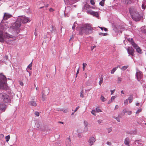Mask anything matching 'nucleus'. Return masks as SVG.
Segmentation results:
<instances>
[{
    "label": "nucleus",
    "mask_w": 146,
    "mask_h": 146,
    "mask_svg": "<svg viewBox=\"0 0 146 146\" xmlns=\"http://www.w3.org/2000/svg\"><path fill=\"white\" fill-rule=\"evenodd\" d=\"M112 128H108V133H110L112 131Z\"/></svg>",
    "instance_id": "45"
},
{
    "label": "nucleus",
    "mask_w": 146,
    "mask_h": 146,
    "mask_svg": "<svg viewBox=\"0 0 146 146\" xmlns=\"http://www.w3.org/2000/svg\"><path fill=\"white\" fill-rule=\"evenodd\" d=\"M96 141V139L94 137L92 136L90 137L88 141L89 145L91 146L94 145Z\"/></svg>",
    "instance_id": "9"
},
{
    "label": "nucleus",
    "mask_w": 146,
    "mask_h": 146,
    "mask_svg": "<svg viewBox=\"0 0 146 146\" xmlns=\"http://www.w3.org/2000/svg\"><path fill=\"white\" fill-rule=\"evenodd\" d=\"M92 30V28L89 25L87 24L82 25L81 27L79 33L81 35H82L83 33L88 34L89 33V31H91Z\"/></svg>",
    "instance_id": "4"
},
{
    "label": "nucleus",
    "mask_w": 146,
    "mask_h": 146,
    "mask_svg": "<svg viewBox=\"0 0 146 146\" xmlns=\"http://www.w3.org/2000/svg\"><path fill=\"white\" fill-rule=\"evenodd\" d=\"M91 113L93 115L96 116V111L94 110H93Z\"/></svg>",
    "instance_id": "38"
},
{
    "label": "nucleus",
    "mask_w": 146,
    "mask_h": 146,
    "mask_svg": "<svg viewBox=\"0 0 146 146\" xmlns=\"http://www.w3.org/2000/svg\"><path fill=\"white\" fill-rule=\"evenodd\" d=\"M46 90L47 91V94L49 93V90L48 89L46 88Z\"/></svg>",
    "instance_id": "58"
},
{
    "label": "nucleus",
    "mask_w": 146,
    "mask_h": 146,
    "mask_svg": "<svg viewBox=\"0 0 146 146\" xmlns=\"http://www.w3.org/2000/svg\"><path fill=\"white\" fill-rule=\"evenodd\" d=\"M35 114L36 115V116L37 117H38L39 115V113L37 111H36L35 113Z\"/></svg>",
    "instance_id": "40"
},
{
    "label": "nucleus",
    "mask_w": 146,
    "mask_h": 146,
    "mask_svg": "<svg viewBox=\"0 0 146 146\" xmlns=\"http://www.w3.org/2000/svg\"><path fill=\"white\" fill-rule=\"evenodd\" d=\"M98 27H99L101 29V30H102V31H103L104 30V27H100L99 26H98Z\"/></svg>",
    "instance_id": "59"
},
{
    "label": "nucleus",
    "mask_w": 146,
    "mask_h": 146,
    "mask_svg": "<svg viewBox=\"0 0 146 146\" xmlns=\"http://www.w3.org/2000/svg\"><path fill=\"white\" fill-rule=\"evenodd\" d=\"M118 67L120 68V67L119 66H118L117 67L113 68V69L111 70V73L112 74H113L114 72L116 71V70L117 69Z\"/></svg>",
    "instance_id": "23"
},
{
    "label": "nucleus",
    "mask_w": 146,
    "mask_h": 146,
    "mask_svg": "<svg viewBox=\"0 0 146 146\" xmlns=\"http://www.w3.org/2000/svg\"><path fill=\"white\" fill-rule=\"evenodd\" d=\"M129 10L131 16L133 20L135 21H139L140 20L141 17L135 7H130Z\"/></svg>",
    "instance_id": "2"
},
{
    "label": "nucleus",
    "mask_w": 146,
    "mask_h": 146,
    "mask_svg": "<svg viewBox=\"0 0 146 146\" xmlns=\"http://www.w3.org/2000/svg\"><path fill=\"white\" fill-rule=\"evenodd\" d=\"M112 102V100H109L108 101V104H110V103H111Z\"/></svg>",
    "instance_id": "57"
},
{
    "label": "nucleus",
    "mask_w": 146,
    "mask_h": 146,
    "mask_svg": "<svg viewBox=\"0 0 146 146\" xmlns=\"http://www.w3.org/2000/svg\"><path fill=\"white\" fill-rule=\"evenodd\" d=\"M127 111L125 109V110H123V111L124 113V114H125V113H127Z\"/></svg>",
    "instance_id": "55"
},
{
    "label": "nucleus",
    "mask_w": 146,
    "mask_h": 146,
    "mask_svg": "<svg viewBox=\"0 0 146 146\" xmlns=\"http://www.w3.org/2000/svg\"><path fill=\"white\" fill-rule=\"evenodd\" d=\"M12 17L11 14L6 13H4L3 19L0 24V42H3L5 41L6 38H8L10 39V41H6V42L8 44H10L11 43L9 42H12L13 39H15V37L12 35L7 33H4L3 32L8 28L9 26L8 23L4 22V21Z\"/></svg>",
    "instance_id": "1"
},
{
    "label": "nucleus",
    "mask_w": 146,
    "mask_h": 146,
    "mask_svg": "<svg viewBox=\"0 0 146 146\" xmlns=\"http://www.w3.org/2000/svg\"><path fill=\"white\" fill-rule=\"evenodd\" d=\"M106 144L109 145H111V143L109 141H107L106 142Z\"/></svg>",
    "instance_id": "48"
},
{
    "label": "nucleus",
    "mask_w": 146,
    "mask_h": 146,
    "mask_svg": "<svg viewBox=\"0 0 146 146\" xmlns=\"http://www.w3.org/2000/svg\"><path fill=\"white\" fill-rule=\"evenodd\" d=\"M87 12L95 17H99V15L97 12H95L91 10H89L87 11Z\"/></svg>",
    "instance_id": "10"
},
{
    "label": "nucleus",
    "mask_w": 146,
    "mask_h": 146,
    "mask_svg": "<svg viewBox=\"0 0 146 146\" xmlns=\"http://www.w3.org/2000/svg\"><path fill=\"white\" fill-rule=\"evenodd\" d=\"M32 62H31L28 66L27 67V69L29 68L30 70H31L32 69Z\"/></svg>",
    "instance_id": "32"
},
{
    "label": "nucleus",
    "mask_w": 146,
    "mask_h": 146,
    "mask_svg": "<svg viewBox=\"0 0 146 146\" xmlns=\"http://www.w3.org/2000/svg\"><path fill=\"white\" fill-rule=\"evenodd\" d=\"M20 85H21L22 86H23V82H20Z\"/></svg>",
    "instance_id": "56"
},
{
    "label": "nucleus",
    "mask_w": 146,
    "mask_h": 146,
    "mask_svg": "<svg viewBox=\"0 0 146 146\" xmlns=\"http://www.w3.org/2000/svg\"><path fill=\"white\" fill-rule=\"evenodd\" d=\"M146 1H143V2H142V4H145V5L146 4Z\"/></svg>",
    "instance_id": "60"
},
{
    "label": "nucleus",
    "mask_w": 146,
    "mask_h": 146,
    "mask_svg": "<svg viewBox=\"0 0 146 146\" xmlns=\"http://www.w3.org/2000/svg\"><path fill=\"white\" fill-rule=\"evenodd\" d=\"M136 105L137 106H139V103H137L136 104Z\"/></svg>",
    "instance_id": "62"
},
{
    "label": "nucleus",
    "mask_w": 146,
    "mask_h": 146,
    "mask_svg": "<svg viewBox=\"0 0 146 146\" xmlns=\"http://www.w3.org/2000/svg\"><path fill=\"white\" fill-rule=\"evenodd\" d=\"M77 132L79 133H81L82 132V129L80 128L78 129L77 130Z\"/></svg>",
    "instance_id": "29"
},
{
    "label": "nucleus",
    "mask_w": 146,
    "mask_h": 146,
    "mask_svg": "<svg viewBox=\"0 0 146 146\" xmlns=\"http://www.w3.org/2000/svg\"><path fill=\"white\" fill-rule=\"evenodd\" d=\"M76 23H74V25L72 27V29H75V28L76 27V26L75 25Z\"/></svg>",
    "instance_id": "52"
},
{
    "label": "nucleus",
    "mask_w": 146,
    "mask_h": 146,
    "mask_svg": "<svg viewBox=\"0 0 146 146\" xmlns=\"http://www.w3.org/2000/svg\"><path fill=\"white\" fill-rule=\"evenodd\" d=\"M42 100L43 101H44L45 99H46V98H45V96H44V94H43L42 95Z\"/></svg>",
    "instance_id": "37"
},
{
    "label": "nucleus",
    "mask_w": 146,
    "mask_h": 146,
    "mask_svg": "<svg viewBox=\"0 0 146 146\" xmlns=\"http://www.w3.org/2000/svg\"><path fill=\"white\" fill-rule=\"evenodd\" d=\"M29 104L32 106H36L37 105L36 102L34 101L29 102Z\"/></svg>",
    "instance_id": "19"
},
{
    "label": "nucleus",
    "mask_w": 146,
    "mask_h": 146,
    "mask_svg": "<svg viewBox=\"0 0 146 146\" xmlns=\"http://www.w3.org/2000/svg\"><path fill=\"white\" fill-rule=\"evenodd\" d=\"M49 11L50 12H52L54 11V10L52 8H50L49 9Z\"/></svg>",
    "instance_id": "53"
},
{
    "label": "nucleus",
    "mask_w": 146,
    "mask_h": 146,
    "mask_svg": "<svg viewBox=\"0 0 146 146\" xmlns=\"http://www.w3.org/2000/svg\"><path fill=\"white\" fill-rule=\"evenodd\" d=\"M71 9L70 6H67L65 7L64 11L65 16H66V14L69 13L71 10Z\"/></svg>",
    "instance_id": "18"
},
{
    "label": "nucleus",
    "mask_w": 146,
    "mask_h": 146,
    "mask_svg": "<svg viewBox=\"0 0 146 146\" xmlns=\"http://www.w3.org/2000/svg\"><path fill=\"white\" fill-rule=\"evenodd\" d=\"M100 99L103 102H104L106 101V98H105L103 96H101V98H100Z\"/></svg>",
    "instance_id": "27"
},
{
    "label": "nucleus",
    "mask_w": 146,
    "mask_h": 146,
    "mask_svg": "<svg viewBox=\"0 0 146 146\" xmlns=\"http://www.w3.org/2000/svg\"><path fill=\"white\" fill-rule=\"evenodd\" d=\"M80 107L79 106H77L74 110V112H76L77 111V110Z\"/></svg>",
    "instance_id": "49"
},
{
    "label": "nucleus",
    "mask_w": 146,
    "mask_h": 146,
    "mask_svg": "<svg viewBox=\"0 0 146 146\" xmlns=\"http://www.w3.org/2000/svg\"><path fill=\"white\" fill-rule=\"evenodd\" d=\"M135 144L137 146H142V144L140 143V141L139 140H136L135 141Z\"/></svg>",
    "instance_id": "22"
},
{
    "label": "nucleus",
    "mask_w": 146,
    "mask_h": 146,
    "mask_svg": "<svg viewBox=\"0 0 146 146\" xmlns=\"http://www.w3.org/2000/svg\"><path fill=\"white\" fill-rule=\"evenodd\" d=\"M82 65H83V68H82L83 70V71H84L85 70V68L86 67L87 65V64L86 63H83V64H82Z\"/></svg>",
    "instance_id": "28"
},
{
    "label": "nucleus",
    "mask_w": 146,
    "mask_h": 146,
    "mask_svg": "<svg viewBox=\"0 0 146 146\" xmlns=\"http://www.w3.org/2000/svg\"><path fill=\"white\" fill-rule=\"evenodd\" d=\"M137 79L138 81H140L143 77V74L141 71L137 70L136 73Z\"/></svg>",
    "instance_id": "8"
},
{
    "label": "nucleus",
    "mask_w": 146,
    "mask_h": 146,
    "mask_svg": "<svg viewBox=\"0 0 146 146\" xmlns=\"http://www.w3.org/2000/svg\"><path fill=\"white\" fill-rule=\"evenodd\" d=\"M96 46H92L91 47V50L92 51L93 50L94 48H96Z\"/></svg>",
    "instance_id": "54"
},
{
    "label": "nucleus",
    "mask_w": 146,
    "mask_h": 146,
    "mask_svg": "<svg viewBox=\"0 0 146 146\" xmlns=\"http://www.w3.org/2000/svg\"><path fill=\"white\" fill-rule=\"evenodd\" d=\"M131 44L136 49V51L139 53H142V50L140 49V48L138 46L137 44L135 43L133 41V39H131Z\"/></svg>",
    "instance_id": "7"
},
{
    "label": "nucleus",
    "mask_w": 146,
    "mask_h": 146,
    "mask_svg": "<svg viewBox=\"0 0 146 146\" xmlns=\"http://www.w3.org/2000/svg\"><path fill=\"white\" fill-rule=\"evenodd\" d=\"M84 124L85 126L84 128V131L85 132H86L88 131V122L86 121H84Z\"/></svg>",
    "instance_id": "17"
},
{
    "label": "nucleus",
    "mask_w": 146,
    "mask_h": 146,
    "mask_svg": "<svg viewBox=\"0 0 146 146\" xmlns=\"http://www.w3.org/2000/svg\"><path fill=\"white\" fill-rule=\"evenodd\" d=\"M115 98L116 97L115 96H112L111 98V100L113 101L114 100Z\"/></svg>",
    "instance_id": "47"
},
{
    "label": "nucleus",
    "mask_w": 146,
    "mask_h": 146,
    "mask_svg": "<svg viewBox=\"0 0 146 146\" xmlns=\"http://www.w3.org/2000/svg\"><path fill=\"white\" fill-rule=\"evenodd\" d=\"M127 113L128 115H130L132 114V112L130 111H127Z\"/></svg>",
    "instance_id": "42"
},
{
    "label": "nucleus",
    "mask_w": 146,
    "mask_h": 146,
    "mask_svg": "<svg viewBox=\"0 0 146 146\" xmlns=\"http://www.w3.org/2000/svg\"><path fill=\"white\" fill-rule=\"evenodd\" d=\"M130 142L129 138L128 137H126L124 139V143L127 146H129Z\"/></svg>",
    "instance_id": "16"
},
{
    "label": "nucleus",
    "mask_w": 146,
    "mask_h": 146,
    "mask_svg": "<svg viewBox=\"0 0 146 146\" xmlns=\"http://www.w3.org/2000/svg\"><path fill=\"white\" fill-rule=\"evenodd\" d=\"M18 20L23 23H25L28 22H30L31 20L30 18L27 17L26 16H19L17 19Z\"/></svg>",
    "instance_id": "5"
},
{
    "label": "nucleus",
    "mask_w": 146,
    "mask_h": 146,
    "mask_svg": "<svg viewBox=\"0 0 146 146\" xmlns=\"http://www.w3.org/2000/svg\"><path fill=\"white\" fill-rule=\"evenodd\" d=\"M21 25V22L19 21L17 19L16 22L11 24L10 28L16 32L17 34H18L20 30V27Z\"/></svg>",
    "instance_id": "3"
},
{
    "label": "nucleus",
    "mask_w": 146,
    "mask_h": 146,
    "mask_svg": "<svg viewBox=\"0 0 146 146\" xmlns=\"http://www.w3.org/2000/svg\"><path fill=\"white\" fill-rule=\"evenodd\" d=\"M122 80V79L120 77H118L117 78V83H120Z\"/></svg>",
    "instance_id": "35"
},
{
    "label": "nucleus",
    "mask_w": 146,
    "mask_h": 146,
    "mask_svg": "<svg viewBox=\"0 0 146 146\" xmlns=\"http://www.w3.org/2000/svg\"><path fill=\"white\" fill-rule=\"evenodd\" d=\"M97 122L100 124L102 122V120L99 119L98 120Z\"/></svg>",
    "instance_id": "46"
},
{
    "label": "nucleus",
    "mask_w": 146,
    "mask_h": 146,
    "mask_svg": "<svg viewBox=\"0 0 146 146\" xmlns=\"http://www.w3.org/2000/svg\"><path fill=\"white\" fill-rule=\"evenodd\" d=\"M104 31H108V30H107V29L106 28L104 27Z\"/></svg>",
    "instance_id": "61"
},
{
    "label": "nucleus",
    "mask_w": 146,
    "mask_h": 146,
    "mask_svg": "<svg viewBox=\"0 0 146 146\" xmlns=\"http://www.w3.org/2000/svg\"><path fill=\"white\" fill-rule=\"evenodd\" d=\"M83 90H82L81 91L80 93V97L83 98L84 96V94H83V92L82 91Z\"/></svg>",
    "instance_id": "33"
},
{
    "label": "nucleus",
    "mask_w": 146,
    "mask_h": 146,
    "mask_svg": "<svg viewBox=\"0 0 146 146\" xmlns=\"http://www.w3.org/2000/svg\"><path fill=\"white\" fill-rule=\"evenodd\" d=\"M103 82V78H101L100 79V80L99 82V84L100 85H101L102 84Z\"/></svg>",
    "instance_id": "31"
},
{
    "label": "nucleus",
    "mask_w": 146,
    "mask_h": 146,
    "mask_svg": "<svg viewBox=\"0 0 146 146\" xmlns=\"http://www.w3.org/2000/svg\"><path fill=\"white\" fill-rule=\"evenodd\" d=\"M128 67V66H125L122 67L121 68V69L122 70L124 71L127 69Z\"/></svg>",
    "instance_id": "25"
},
{
    "label": "nucleus",
    "mask_w": 146,
    "mask_h": 146,
    "mask_svg": "<svg viewBox=\"0 0 146 146\" xmlns=\"http://www.w3.org/2000/svg\"><path fill=\"white\" fill-rule=\"evenodd\" d=\"M10 138V137L9 135H8L7 136H6L5 137L6 141L7 142L9 140Z\"/></svg>",
    "instance_id": "30"
},
{
    "label": "nucleus",
    "mask_w": 146,
    "mask_h": 146,
    "mask_svg": "<svg viewBox=\"0 0 146 146\" xmlns=\"http://www.w3.org/2000/svg\"><path fill=\"white\" fill-rule=\"evenodd\" d=\"M128 101L127 100H126L124 101V104L125 105H127L128 104Z\"/></svg>",
    "instance_id": "43"
},
{
    "label": "nucleus",
    "mask_w": 146,
    "mask_h": 146,
    "mask_svg": "<svg viewBox=\"0 0 146 146\" xmlns=\"http://www.w3.org/2000/svg\"><path fill=\"white\" fill-rule=\"evenodd\" d=\"M115 90H111V95L113 94Z\"/></svg>",
    "instance_id": "51"
},
{
    "label": "nucleus",
    "mask_w": 146,
    "mask_h": 146,
    "mask_svg": "<svg viewBox=\"0 0 146 146\" xmlns=\"http://www.w3.org/2000/svg\"><path fill=\"white\" fill-rule=\"evenodd\" d=\"M0 81L7 83V79L6 76L2 73L0 74Z\"/></svg>",
    "instance_id": "11"
},
{
    "label": "nucleus",
    "mask_w": 146,
    "mask_h": 146,
    "mask_svg": "<svg viewBox=\"0 0 146 146\" xmlns=\"http://www.w3.org/2000/svg\"><path fill=\"white\" fill-rule=\"evenodd\" d=\"M7 83L0 81V89H5L7 88Z\"/></svg>",
    "instance_id": "13"
},
{
    "label": "nucleus",
    "mask_w": 146,
    "mask_h": 146,
    "mask_svg": "<svg viewBox=\"0 0 146 146\" xmlns=\"http://www.w3.org/2000/svg\"><path fill=\"white\" fill-rule=\"evenodd\" d=\"M66 146H73V144L71 142V140L69 138H67L66 140Z\"/></svg>",
    "instance_id": "15"
},
{
    "label": "nucleus",
    "mask_w": 146,
    "mask_h": 146,
    "mask_svg": "<svg viewBox=\"0 0 146 146\" xmlns=\"http://www.w3.org/2000/svg\"><path fill=\"white\" fill-rule=\"evenodd\" d=\"M40 122L39 121H36L35 126L37 128H39L40 127Z\"/></svg>",
    "instance_id": "20"
},
{
    "label": "nucleus",
    "mask_w": 146,
    "mask_h": 146,
    "mask_svg": "<svg viewBox=\"0 0 146 146\" xmlns=\"http://www.w3.org/2000/svg\"><path fill=\"white\" fill-rule=\"evenodd\" d=\"M96 110L97 112H100L102 111L101 110L98 108H96Z\"/></svg>",
    "instance_id": "41"
},
{
    "label": "nucleus",
    "mask_w": 146,
    "mask_h": 146,
    "mask_svg": "<svg viewBox=\"0 0 146 146\" xmlns=\"http://www.w3.org/2000/svg\"><path fill=\"white\" fill-rule=\"evenodd\" d=\"M141 108L139 109L136 112V114H138L139 113L141 112Z\"/></svg>",
    "instance_id": "36"
},
{
    "label": "nucleus",
    "mask_w": 146,
    "mask_h": 146,
    "mask_svg": "<svg viewBox=\"0 0 146 146\" xmlns=\"http://www.w3.org/2000/svg\"><path fill=\"white\" fill-rule=\"evenodd\" d=\"M90 3L92 5H94L95 4L94 0H91L90 1Z\"/></svg>",
    "instance_id": "39"
},
{
    "label": "nucleus",
    "mask_w": 146,
    "mask_h": 146,
    "mask_svg": "<svg viewBox=\"0 0 146 146\" xmlns=\"http://www.w3.org/2000/svg\"><path fill=\"white\" fill-rule=\"evenodd\" d=\"M145 4H142V7L143 9H145Z\"/></svg>",
    "instance_id": "50"
},
{
    "label": "nucleus",
    "mask_w": 146,
    "mask_h": 146,
    "mask_svg": "<svg viewBox=\"0 0 146 146\" xmlns=\"http://www.w3.org/2000/svg\"><path fill=\"white\" fill-rule=\"evenodd\" d=\"M113 118H114L117 121H118L119 122L120 121V119L119 117H114Z\"/></svg>",
    "instance_id": "44"
},
{
    "label": "nucleus",
    "mask_w": 146,
    "mask_h": 146,
    "mask_svg": "<svg viewBox=\"0 0 146 146\" xmlns=\"http://www.w3.org/2000/svg\"><path fill=\"white\" fill-rule=\"evenodd\" d=\"M6 105L3 103V102H1L0 103V110L1 112H3L5 111L6 109Z\"/></svg>",
    "instance_id": "12"
},
{
    "label": "nucleus",
    "mask_w": 146,
    "mask_h": 146,
    "mask_svg": "<svg viewBox=\"0 0 146 146\" xmlns=\"http://www.w3.org/2000/svg\"><path fill=\"white\" fill-rule=\"evenodd\" d=\"M78 137L79 138H80L82 136L80 134H79L78 135Z\"/></svg>",
    "instance_id": "64"
},
{
    "label": "nucleus",
    "mask_w": 146,
    "mask_h": 146,
    "mask_svg": "<svg viewBox=\"0 0 146 146\" xmlns=\"http://www.w3.org/2000/svg\"><path fill=\"white\" fill-rule=\"evenodd\" d=\"M133 97L132 95H131L128 98V100H129V102L130 103L131 102L133 101Z\"/></svg>",
    "instance_id": "24"
},
{
    "label": "nucleus",
    "mask_w": 146,
    "mask_h": 146,
    "mask_svg": "<svg viewBox=\"0 0 146 146\" xmlns=\"http://www.w3.org/2000/svg\"><path fill=\"white\" fill-rule=\"evenodd\" d=\"M99 34L100 35H101L102 36H105L107 35V33H99Z\"/></svg>",
    "instance_id": "34"
},
{
    "label": "nucleus",
    "mask_w": 146,
    "mask_h": 146,
    "mask_svg": "<svg viewBox=\"0 0 146 146\" xmlns=\"http://www.w3.org/2000/svg\"><path fill=\"white\" fill-rule=\"evenodd\" d=\"M127 50L128 54L132 56L134 55V50L132 47H128Z\"/></svg>",
    "instance_id": "14"
},
{
    "label": "nucleus",
    "mask_w": 146,
    "mask_h": 146,
    "mask_svg": "<svg viewBox=\"0 0 146 146\" xmlns=\"http://www.w3.org/2000/svg\"><path fill=\"white\" fill-rule=\"evenodd\" d=\"M1 100L5 103H6L10 101V98L8 95L6 94H3L1 95Z\"/></svg>",
    "instance_id": "6"
},
{
    "label": "nucleus",
    "mask_w": 146,
    "mask_h": 146,
    "mask_svg": "<svg viewBox=\"0 0 146 146\" xmlns=\"http://www.w3.org/2000/svg\"><path fill=\"white\" fill-rule=\"evenodd\" d=\"M122 2H124L127 4H130L132 2V0H121Z\"/></svg>",
    "instance_id": "21"
},
{
    "label": "nucleus",
    "mask_w": 146,
    "mask_h": 146,
    "mask_svg": "<svg viewBox=\"0 0 146 146\" xmlns=\"http://www.w3.org/2000/svg\"><path fill=\"white\" fill-rule=\"evenodd\" d=\"M105 1V0H102V1L100 2L99 3L100 5L102 6H104Z\"/></svg>",
    "instance_id": "26"
},
{
    "label": "nucleus",
    "mask_w": 146,
    "mask_h": 146,
    "mask_svg": "<svg viewBox=\"0 0 146 146\" xmlns=\"http://www.w3.org/2000/svg\"><path fill=\"white\" fill-rule=\"evenodd\" d=\"M118 106L117 105H116L115 106V109H118Z\"/></svg>",
    "instance_id": "63"
}]
</instances>
